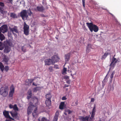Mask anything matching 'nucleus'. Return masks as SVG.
I'll use <instances>...</instances> for the list:
<instances>
[{
  "instance_id": "nucleus-29",
  "label": "nucleus",
  "mask_w": 121,
  "mask_h": 121,
  "mask_svg": "<svg viewBox=\"0 0 121 121\" xmlns=\"http://www.w3.org/2000/svg\"><path fill=\"white\" fill-rule=\"evenodd\" d=\"M67 71V69L66 68H64L62 71V73L64 74L65 75L66 73V72Z\"/></svg>"
},
{
  "instance_id": "nucleus-54",
  "label": "nucleus",
  "mask_w": 121,
  "mask_h": 121,
  "mask_svg": "<svg viewBox=\"0 0 121 121\" xmlns=\"http://www.w3.org/2000/svg\"><path fill=\"white\" fill-rule=\"evenodd\" d=\"M115 73L114 72V71L112 73L111 75V76H113L114 75Z\"/></svg>"
},
{
  "instance_id": "nucleus-5",
  "label": "nucleus",
  "mask_w": 121,
  "mask_h": 121,
  "mask_svg": "<svg viewBox=\"0 0 121 121\" xmlns=\"http://www.w3.org/2000/svg\"><path fill=\"white\" fill-rule=\"evenodd\" d=\"M0 95H2L3 96H6L8 94V91L7 89L1 87L0 89Z\"/></svg>"
},
{
  "instance_id": "nucleus-19",
  "label": "nucleus",
  "mask_w": 121,
  "mask_h": 121,
  "mask_svg": "<svg viewBox=\"0 0 121 121\" xmlns=\"http://www.w3.org/2000/svg\"><path fill=\"white\" fill-rule=\"evenodd\" d=\"M3 114L5 117L10 118V117L9 115L8 112L6 111H4L3 112Z\"/></svg>"
},
{
  "instance_id": "nucleus-12",
  "label": "nucleus",
  "mask_w": 121,
  "mask_h": 121,
  "mask_svg": "<svg viewBox=\"0 0 121 121\" xmlns=\"http://www.w3.org/2000/svg\"><path fill=\"white\" fill-rule=\"evenodd\" d=\"M59 58L56 55L53 56L52 57V60L53 62V63L54 64L56 62H57L59 61Z\"/></svg>"
},
{
  "instance_id": "nucleus-33",
  "label": "nucleus",
  "mask_w": 121,
  "mask_h": 121,
  "mask_svg": "<svg viewBox=\"0 0 121 121\" xmlns=\"http://www.w3.org/2000/svg\"><path fill=\"white\" fill-rule=\"evenodd\" d=\"M13 108L15 111H18V108L16 104H15L14 105Z\"/></svg>"
},
{
  "instance_id": "nucleus-24",
  "label": "nucleus",
  "mask_w": 121,
  "mask_h": 121,
  "mask_svg": "<svg viewBox=\"0 0 121 121\" xmlns=\"http://www.w3.org/2000/svg\"><path fill=\"white\" fill-rule=\"evenodd\" d=\"M109 53H108L106 52L102 56L101 58L102 60H104L105 59L108 55Z\"/></svg>"
},
{
  "instance_id": "nucleus-27",
  "label": "nucleus",
  "mask_w": 121,
  "mask_h": 121,
  "mask_svg": "<svg viewBox=\"0 0 121 121\" xmlns=\"http://www.w3.org/2000/svg\"><path fill=\"white\" fill-rule=\"evenodd\" d=\"M0 69L2 72H3L4 70V66L1 62H0Z\"/></svg>"
},
{
  "instance_id": "nucleus-49",
  "label": "nucleus",
  "mask_w": 121,
  "mask_h": 121,
  "mask_svg": "<svg viewBox=\"0 0 121 121\" xmlns=\"http://www.w3.org/2000/svg\"><path fill=\"white\" fill-rule=\"evenodd\" d=\"M113 77V76H110V81L111 82L112 80V79Z\"/></svg>"
},
{
  "instance_id": "nucleus-63",
  "label": "nucleus",
  "mask_w": 121,
  "mask_h": 121,
  "mask_svg": "<svg viewBox=\"0 0 121 121\" xmlns=\"http://www.w3.org/2000/svg\"><path fill=\"white\" fill-rule=\"evenodd\" d=\"M110 72H109H109H108V73H109Z\"/></svg>"
},
{
  "instance_id": "nucleus-4",
  "label": "nucleus",
  "mask_w": 121,
  "mask_h": 121,
  "mask_svg": "<svg viewBox=\"0 0 121 121\" xmlns=\"http://www.w3.org/2000/svg\"><path fill=\"white\" fill-rule=\"evenodd\" d=\"M23 31L24 34L26 35H28L29 34V27L25 22L24 23Z\"/></svg>"
},
{
  "instance_id": "nucleus-25",
  "label": "nucleus",
  "mask_w": 121,
  "mask_h": 121,
  "mask_svg": "<svg viewBox=\"0 0 121 121\" xmlns=\"http://www.w3.org/2000/svg\"><path fill=\"white\" fill-rule=\"evenodd\" d=\"M51 100L49 99H47L45 103L47 106H49L51 104Z\"/></svg>"
},
{
  "instance_id": "nucleus-48",
  "label": "nucleus",
  "mask_w": 121,
  "mask_h": 121,
  "mask_svg": "<svg viewBox=\"0 0 121 121\" xmlns=\"http://www.w3.org/2000/svg\"><path fill=\"white\" fill-rule=\"evenodd\" d=\"M65 79H66V80H67L69 78V77L68 76H65V77H64Z\"/></svg>"
},
{
  "instance_id": "nucleus-62",
  "label": "nucleus",
  "mask_w": 121,
  "mask_h": 121,
  "mask_svg": "<svg viewBox=\"0 0 121 121\" xmlns=\"http://www.w3.org/2000/svg\"><path fill=\"white\" fill-rule=\"evenodd\" d=\"M76 104H77V102H76Z\"/></svg>"
},
{
  "instance_id": "nucleus-57",
  "label": "nucleus",
  "mask_w": 121,
  "mask_h": 121,
  "mask_svg": "<svg viewBox=\"0 0 121 121\" xmlns=\"http://www.w3.org/2000/svg\"><path fill=\"white\" fill-rule=\"evenodd\" d=\"M64 113L66 115H67L68 113H67V112H66V111L64 112Z\"/></svg>"
},
{
  "instance_id": "nucleus-22",
  "label": "nucleus",
  "mask_w": 121,
  "mask_h": 121,
  "mask_svg": "<svg viewBox=\"0 0 121 121\" xmlns=\"http://www.w3.org/2000/svg\"><path fill=\"white\" fill-rule=\"evenodd\" d=\"M27 94V98L28 99H29L30 98H31V96L32 93L31 90H28Z\"/></svg>"
},
{
  "instance_id": "nucleus-15",
  "label": "nucleus",
  "mask_w": 121,
  "mask_h": 121,
  "mask_svg": "<svg viewBox=\"0 0 121 121\" xmlns=\"http://www.w3.org/2000/svg\"><path fill=\"white\" fill-rule=\"evenodd\" d=\"M70 54L69 53L65 55V62H68L69 59Z\"/></svg>"
},
{
  "instance_id": "nucleus-31",
  "label": "nucleus",
  "mask_w": 121,
  "mask_h": 121,
  "mask_svg": "<svg viewBox=\"0 0 121 121\" xmlns=\"http://www.w3.org/2000/svg\"><path fill=\"white\" fill-rule=\"evenodd\" d=\"M108 76H106L105 78L103 80V84L102 85V86L103 88L104 87L105 85V81L106 79H107L108 78Z\"/></svg>"
},
{
  "instance_id": "nucleus-51",
  "label": "nucleus",
  "mask_w": 121,
  "mask_h": 121,
  "mask_svg": "<svg viewBox=\"0 0 121 121\" xmlns=\"http://www.w3.org/2000/svg\"><path fill=\"white\" fill-rule=\"evenodd\" d=\"M66 99V98L65 97H63L62 98V100H65Z\"/></svg>"
},
{
  "instance_id": "nucleus-35",
  "label": "nucleus",
  "mask_w": 121,
  "mask_h": 121,
  "mask_svg": "<svg viewBox=\"0 0 121 121\" xmlns=\"http://www.w3.org/2000/svg\"><path fill=\"white\" fill-rule=\"evenodd\" d=\"M4 47L1 42H0V50H2L4 49Z\"/></svg>"
},
{
  "instance_id": "nucleus-37",
  "label": "nucleus",
  "mask_w": 121,
  "mask_h": 121,
  "mask_svg": "<svg viewBox=\"0 0 121 121\" xmlns=\"http://www.w3.org/2000/svg\"><path fill=\"white\" fill-rule=\"evenodd\" d=\"M4 71L6 72H7L9 69V67L7 66H5V67L4 68Z\"/></svg>"
},
{
  "instance_id": "nucleus-26",
  "label": "nucleus",
  "mask_w": 121,
  "mask_h": 121,
  "mask_svg": "<svg viewBox=\"0 0 121 121\" xmlns=\"http://www.w3.org/2000/svg\"><path fill=\"white\" fill-rule=\"evenodd\" d=\"M10 113L12 116L14 117H16L17 116V112L13 113L12 112H10Z\"/></svg>"
},
{
  "instance_id": "nucleus-7",
  "label": "nucleus",
  "mask_w": 121,
  "mask_h": 121,
  "mask_svg": "<svg viewBox=\"0 0 121 121\" xmlns=\"http://www.w3.org/2000/svg\"><path fill=\"white\" fill-rule=\"evenodd\" d=\"M115 55H114V57H113L112 59V61L111 62L109 65L111 68H113L114 64L116 63L118 61L117 60V59L116 58H114V56H115Z\"/></svg>"
},
{
  "instance_id": "nucleus-43",
  "label": "nucleus",
  "mask_w": 121,
  "mask_h": 121,
  "mask_svg": "<svg viewBox=\"0 0 121 121\" xmlns=\"http://www.w3.org/2000/svg\"><path fill=\"white\" fill-rule=\"evenodd\" d=\"M91 46H92L91 44H87V46L86 47H88V48H91Z\"/></svg>"
},
{
  "instance_id": "nucleus-53",
  "label": "nucleus",
  "mask_w": 121,
  "mask_h": 121,
  "mask_svg": "<svg viewBox=\"0 0 121 121\" xmlns=\"http://www.w3.org/2000/svg\"><path fill=\"white\" fill-rule=\"evenodd\" d=\"M40 16L42 17H46V16L44 15L43 14H41L40 15Z\"/></svg>"
},
{
  "instance_id": "nucleus-46",
  "label": "nucleus",
  "mask_w": 121,
  "mask_h": 121,
  "mask_svg": "<svg viewBox=\"0 0 121 121\" xmlns=\"http://www.w3.org/2000/svg\"><path fill=\"white\" fill-rule=\"evenodd\" d=\"M9 1L7 2L6 3H12L13 0H8Z\"/></svg>"
},
{
  "instance_id": "nucleus-42",
  "label": "nucleus",
  "mask_w": 121,
  "mask_h": 121,
  "mask_svg": "<svg viewBox=\"0 0 121 121\" xmlns=\"http://www.w3.org/2000/svg\"><path fill=\"white\" fill-rule=\"evenodd\" d=\"M82 4L84 8L85 7V0H82Z\"/></svg>"
},
{
  "instance_id": "nucleus-59",
  "label": "nucleus",
  "mask_w": 121,
  "mask_h": 121,
  "mask_svg": "<svg viewBox=\"0 0 121 121\" xmlns=\"http://www.w3.org/2000/svg\"><path fill=\"white\" fill-rule=\"evenodd\" d=\"M55 38L56 39H57V40L58 39V36H57V37H56Z\"/></svg>"
},
{
  "instance_id": "nucleus-40",
  "label": "nucleus",
  "mask_w": 121,
  "mask_h": 121,
  "mask_svg": "<svg viewBox=\"0 0 121 121\" xmlns=\"http://www.w3.org/2000/svg\"><path fill=\"white\" fill-rule=\"evenodd\" d=\"M37 110V108L36 107L35 108V109L34 111V112L33 113V116H34V115H35V114H34V113H35V114L36 113V111Z\"/></svg>"
},
{
  "instance_id": "nucleus-50",
  "label": "nucleus",
  "mask_w": 121,
  "mask_h": 121,
  "mask_svg": "<svg viewBox=\"0 0 121 121\" xmlns=\"http://www.w3.org/2000/svg\"><path fill=\"white\" fill-rule=\"evenodd\" d=\"M95 99L93 98H92L91 99V102H94V101Z\"/></svg>"
},
{
  "instance_id": "nucleus-55",
  "label": "nucleus",
  "mask_w": 121,
  "mask_h": 121,
  "mask_svg": "<svg viewBox=\"0 0 121 121\" xmlns=\"http://www.w3.org/2000/svg\"><path fill=\"white\" fill-rule=\"evenodd\" d=\"M69 86V85H66V84H65V86H64V88H65L66 87H68V86Z\"/></svg>"
},
{
  "instance_id": "nucleus-14",
  "label": "nucleus",
  "mask_w": 121,
  "mask_h": 121,
  "mask_svg": "<svg viewBox=\"0 0 121 121\" xmlns=\"http://www.w3.org/2000/svg\"><path fill=\"white\" fill-rule=\"evenodd\" d=\"M45 9V8L43 6H38L36 7V9L37 10L41 12H43Z\"/></svg>"
},
{
  "instance_id": "nucleus-36",
  "label": "nucleus",
  "mask_w": 121,
  "mask_h": 121,
  "mask_svg": "<svg viewBox=\"0 0 121 121\" xmlns=\"http://www.w3.org/2000/svg\"><path fill=\"white\" fill-rule=\"evenodd\" d=\"M34 80V79H31L30 80H28V85L29 86L31 85L30 84L32 83V82Z\"/></svg>"
},
{
  "instance_id": "nucleus-34",
  "label": "nucleus",
  "mask_w": 121,
  "mask_h": 121,
  "mask_svg": "<svg viewBox=\"0 0 121 121\" xmlns=\"http://www.w3.org/2000/svg\"><path fill=\"white\" fill-rule=\"evenodd\" d=\"M28 13L29 14V16H31V15L32 14V13L30 9H29L28 10Z\"/></svg>"
},
{
  "instance_id": "nucleus-8",
  "label": "nucleus",
  "mask_w": 121,
  "mask_h": 121,
  "mask_svg": "<svg viewBox=\"0 0 121 121\" xmlns=\"http://www.w3.org/2000/svg\"><path fill=\"white\" fill-rule=\"evenodd\" d=\"M45 65H50L52 64L54 65L52 60L51 59H47L44 61Z\"/></svg>"
},
{
  "instance_id": "nucleus-1",
  "label": "nucleus",
  "mask_w": 121,
  "mask_h": 121,
  "mask_svg": "<svg viewBox=\"0 0 121 121\" xmlns=\"http://www.w3.org/2000/svg\"><path fill=\"white\" fill-rule=\"evenodd\" d=\"M95 107L94 106L92 111L91 117H89V116L85 117H80V119L82 121H92V119L94 118L95 115Z\"/></svg>"
},
{
  "instance_id": "nucleus-44",
  "label": "nucleus",
  "mask_w": 121,
  "mask_h": 121,
  "mask_svg": "<svg viewBox=\"0 0 121 121\" xmlns=\"http://www.w3.org/2000/svg\"><path fill=\"white\" fill-rule=\"evenodd\" d=\"M66 112H67L68 114H69L71 113L72 111L69 110H67L66 111Z\"/></svg>"
},
{
  "instance_id": "nucleus-16",
  "label": "nucleus",
  "mask_w": 121,
  "mask_h": 121,
  "mask_svg": "<svg viewBox=\"0 0 121 121\" xmlns=\"http://www.w3.org/2000/svg\"><path fill=\"white\" fill-rule=\"evenodd\" d=\"M113 85H111L110 83L108 85L107 88V91L109 92L111 90H113Z\"/></svg>"
},
{
  "instance_id": "nucleus-13",
  "label": "nucleus",
  "mask_w": 121,
  "mask_h": 121,
  "mask_svg": "<svg viewBox=\"0 0 121 121\" xmlns=\"http://www.w3.org/2000/svg\"><path fill=\"white\" fill-rule=\"evenodd\" d=\"M8 27L6 25H3L1 26V32L4 33L7 30Z\"/></svg>"
},
{
  "instance_id": "nucleus-38",
  "label": "nucleus",
  "mask_w": 121,
  "mask_h": 121,
  "mask_svg": "<svg viewBox=\"0 0 121 121\" xmlns=\"http://www.w3.org/2000/svg\"><path fill=\"white\" fill-rule=\"evenodd\" d=\"M22 49L23 51L24 52H26V48L24 47V46H23L22 47Z\"/></svg>"
},
{
  "instance_id": "nucleus-3",
  "label": "nucleus",
  "mask_w": 121,
  "mask_h": 121,
  "mask_svg": "<svg viewBox=\"0 0 121 121\" xmlns=\"http://www.w3.org/2000/svg\"><path fill=\"white\" fill-rule=\"evenodd\" d=\"M20 16L23 20H26L28 17L26 10H23L20 13Z\"/></svg>"
},
{
  "instance_id": "nucleus-11",
  "label": "nucleus",
  "mask_w": 121,
  "mask_h": 121,
  "mask_svg": "<svg viewBox=\"0 0 121 121\" xmlns=\"http://www.w3.org/2000/svg\"><path fill=\"white\" fill-rule=\"evenodd\" d=\"M31 104L32 103H30V106L28 108L27 113L28 114H29L31 113L33 109V108L34 107V106L32 105Z\"/></svg>"
},
{
  "instance_id": "nucleus-52",
  "label": "nucleus",
  "mask_w": 121,
  "mask_h": 121,
  "mask_svg": "<svg viewBox=\"0 0 121 121\" xmlns=\"http://www.w3.org/2000/svg\"><path fill=\"white\" fill-rule=\"evenodd\" d=\"M66 81L67 83L69 84L70 83V81L69 80H66Z\"/></svg>"
},
{
  "instance_id": "nucleus-28",
  "label": "nucleus",
  "mask_w": 121,
  "mask_h": 121,
  "mask_svg": "<svg viewBox=\"0 0 121 121\" xmlns=\"http://www.w3.org/2000/svg\"><path fill=\"white\" fill-rule=\"evenodd\" d=\"M5 39V37L4 35L0 33V39L1 41H3Z\"/></svg>"
},
{
  "instance_id": "nucleus-61",
  "label": "nucleus",
  "mask_w": 121,
  "mask_h": 121,
  "mask_svg": "<svg viewBox=\"0 0 121 121\" xmlns=\"http://www.w3.org/2000/svg\"><path fill=\"white\" fill-rule=\"evenodd\" d=\"M67 90H68V89H67V88H66V91H67Z\"/></svg>"
},
{
  "instance_id": "nucleus-45",
  "label": "nucleus",
  "mask_w": 121,
  "mask_h": 121,
  "mask_svg": "<svg viewBox=\"0 0 121 121\" xmlns=\"http://www.w3.org/2000/svg\"><path fill=\"white\" fill-rule=\"evenodd\" d=\"M54 67L55 68H56V69H59L58 66L57 65H54Z\"/></svg>"
},
{
  "instance_id": "nucleus-21",
  "label": "nucleus",
  "mask_w": 121,
  "mask_h": 121,
  "mask_svg": "<svg viewBox=\"0 0 121 121\" xmlns=\"http://www.w3.org/2000/svg\"><path fill=\"white\" fill-rule=\"evenodd\" d=\"M9 60V59L8 57L6 55H4L3 58V61L5 63H7L8 62Z\"/></svg>"
},
{
  "instance_id": "nucleus-9",
  "label": "nucleus",
  "mask_w": 121,
  "mask_h": 121,
  "mask_svg": "<svg viewBox=\"0 0 121 121\" xmlns=\"http://www.w3.org/2000/svg\"><path fill=\"white\" fill-rule=\"evenodd\" d=\"M11 31L13 34L15 36H17V35L15 34L14 32H15L17 33H18V31L17 29V27L16 26H14V27L13 28H11L10 29Z\"/></svg>"
},
{
  "instance_id": "nucleus-56",
  "label": "nucleus",
  "mask_w": 121,
  "mask_h": 121,
  "mask_svg": "<svg viewBox=\"0 0 121 121\" xmlns=\"http://www.w3.org/2000/svg\"><path fill=\"white\" fill-rule=\"evenodd\" d=\"M33 85L35 86H37L38 85L37 84H35V83L34 82H33Z\"/></svg>"
},
{
  "instance_id": "nucleus-30",
  "label": "nucleus",
  "mask_w": 121,
  "mask_h": 121,
  "mask_svg": "<svg viewBox=\"0 0 121 121\" xmlns=\"http://www.w3.org/2000/svg\"><path fill=\"white\" fill-rule=\"evenodd\" d=\"M51 97V96L50 93L47 94L46 95V97L47 99L50 100Z\"/></svg>"
},
{
  "instance_id": "nucleus-6",
  "label": "nucleus",
  "mask_w": 121,
  "mask_h": 121,
  "mask_svg": "<svg viewBox=\"0 0 121 121\" xmlns=\"http://www.w3.org/2000/svg\"><path fill=\"white\" fill-rule=\"evenodd\" d=\"M0 12L2 14L4 15L6 14L7 13V11L3 10L2 9L4 6V3L2 2H0Z\"/></svg>"
},
{
  "instance_id": "nucleus-2",
  "label": "nucleus",
  "mask_w": 121,
  "mask_h": 121,
  "mask_svg": "<svg viewBox=\"0 0 121 121\" xmlns=\"http://www.w3.org/2000/svg\"><path fill=\"white\" fill-rule=\"evenodd\" d=\"M86 24L91 32L93 31L95 32H97L99 30L98 27L95 24H93L92 22H87Z\"/></svg>"
},
{
  "instance_id": "nucleus-32",
  "label": "nucleus",
  "mask_w": 121,
  "mask_h": 121,
  "mask_svg": "<svg viewBox=\"0 0 121 121\" xmlns=\"http://www.w3.org/2000/svg\"><path fill=\"white\" fill-rule=\"evenodd\" d=\"M40 89V87H37L33 89V91L34 92H36L37 91L39 90Z\"/></svg>"
},
{
  "instance_id": "nucleus-17",
  "label": "nucleus",
  "mask_w": 121,
  "mask_h": 121,
  "mask_svg": "<svg viewBox=\"0 0 121 121\" xmlns=\"http://www.w3.org/2000/svg\"><path fill=\"white\" fill-rule=\"evenodd\" d=\"M11 50L10 48L7 45H5L4 47V52L6 53L9 52Z\"/></svg>"
},
{
  "instance_id": "nucleus-39",
  "label": "nucleus",
  "mask_w": 121,
  "mask_h": 121,
  "mask_svg": "<svg viewBox=\"0 0 121 121\" xmlns=\"http://www.w3.org/2000/svg\"><path fill=\"white\" fill-rule=\"evenodd\" d=\"M86 51L87 53H88L89 52H90V50L89 49V48H88V47H86Z\"/></svg>"
},
{
  "instance_id": "nucleus-47",
  "label": "nucleus",
  "mask_w": 121,
  "mask_h": 121,
  "mask_svg": "<svg viewBox=\"0 0 121 121\" xmlns=\"http://www.w3.org/2000/svg\"><path fill=\"white\" fill-rule=\"evenodd\" d=\"M13 106L11 104H10L9 105V108H13Z\"/></svg>"
},
{
  "instance_id": "nucleus-41",
  "label": "nucleus",
  "mask_w": 121,
  "mask_h": 121,
  "mask_svg": "<svg viewBox=\"0 0 121 121\" xmlns=\"http://www.w3.org/2000/svg\"><path fill=\"white\" fill-rule=\"evenodd\" d=\"M49 69L50 71L52 72L53 70L52 67L51 66L49 67Z\"/></svg>"
},
{
  "instance_id": "nucleus-10",
  "label": "nucleus",
  "mask_w": 121,
  "mask_h": 121,
  "mask_svg": "<svg viewBox=\"0 0 121 121\" xmlns=\"http://www.w3.org/2000/svg\"><path fill=\"white\" fill-rule=\"evenodd\" d=\"M10 91L9 93V96L10 97H12L14 92V88L13 85L11 86L10 88Z\"/></svg>"
},
{
  "instance_id": "nucleus-60",
  "label": "nucleus",
  "mask_w": 121,
  "mask_h": 121,
  "mask_svg": "<svg viewBox=\"0 0 121 121\" xmlns=\"http://www.w3.org/2000/svg\"><path fill=\"white\" fill-rule=\"evenodd\" d=\"M35 101H37L38 99L37 98H36V99H35Z\"/></svg>"
},
{
  "instance_id": "nucleus-58",
  "label": "nucleus",
  "mask_w": 121,
  "mask_h": 121,
  "mask_svg": "<svg viewBox=\"0 0 121 121\" xmlns=\"http://www.w3.org/2000/svg\"><path fill=\"white\" fill-rule=\"evenodd\" d=\"M1 27H0V33L1 32Z\"/></svg>"
},
{
  "instance_id": "nucleus-18",
  "label": "nucleus",
  "mask_w": 121,
  "mask_h": 121,
  "mask_svg": "<svg viewBox=\"0 0 121 121\" xmlns=\"http://www.w3.org/2000/svg\"><path fill=\"white\" fill-rule=\"evenodd\" d=\"M59 114V112L57 111L55 115L53 121H57Z\"/></svg>"
},
{
  "instance_id": "nucleus-64",
  "label": "nucleus",
  "mask_w": 121,
  "mask_h": 121,
  "mask_svg": "<svg viewBox=\"0 0 121 121\" xmlns=\"http://www.w3.org/2000/svg\"><path fill=\"white\" fill-rule=\"evenodd\" d=\"M107 74L106 75V76H107Z\"/></svg>"
},
{
  "instance_id": "nucleus-23",
  "label": "nucleus",
  "mask_w": 121,
  "mask_h": 121,
  "mask_svg": "<svg viewBox=\"0 0 121 121\" xmlns=\"http://www.w3.org/2000/svg\"><path fill=\"white\" fill-rule=\"evenodd\" d=\"M65 102H61L59 106V108L60 109H62L64 108Z\"/></svg>"
},
{
  "instance_id": "nucleus-20",
  "label": "nucleus",
  "mask_w": 121,
  "mask_h": 121,
  "mask_svg": "<svg viewBox=\"0 0 121 121\" xmlns=\"http://www.w3.org/2000/svg\"><path fill=\"white\" fill-rule=\"evenodd\" d=\"M10 16L11 17L13 18H17V16L16 14L13 13H10Z\"/></svg>"
}]
</instances>
